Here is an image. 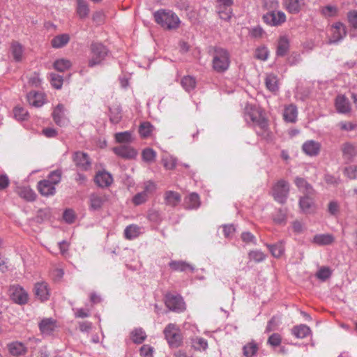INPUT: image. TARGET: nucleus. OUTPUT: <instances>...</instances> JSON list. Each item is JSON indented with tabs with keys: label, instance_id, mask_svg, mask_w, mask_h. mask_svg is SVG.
<instances>
[{
	"label": "nucleus",
	"instance_id": "f257e3e1",
	"mask_svg": "<svg viewBox=\"0 0 357 357\" xmlns=\"http://www.w3.org/2000/svg\"><path fill=\"white\" fill-rule=\"evenodd\" d=\"M245 110L246 117L254 123L257 135L265 139H271L273 135L269 129L264 111L255 105H249L246 107Z\"/></svg>",
	"mask_w": 357,
	"mask_h": 357
},
{
	"label": "nucleus",
	"instance_id": "f03ea898",
	"mask_svg": "<svg viewBox=\"0 0 357 357\" xmlns=\"http://www.w3.org/2000/svg\"><path fill=\"white\" fill-rule=\"evenodd\" d=\"M231 63L229 51L222 47H215L212 55L211 66L214 71L222 73L227 71Z\"/></svg>",
	"mask_w": 357,
	"mask_h": 357
},
{
	"label": "nucleus",
	"instance_id": "7ed1b4c3",
	"mask_svg": "<svg viewBox=\"0 0 357 357\" xmlns=\"http://www.w3.org/2000/svg\"><path fill=\"white\" fill-rule=\"evenodd\" d=\"M153 16L157 24L166 30H175L181 23L177 15L171 10H159Z\"/></svg>",
	"mask_w": 357,
	"mask_h": 357
},
{
	"label": "nucleus",
	"instance_id": "20e7f679",
	"mask_svg": "<svg viewBox=\"0 0 357 357\" xmlns=\"http://www.w3.org/2000/svg\"><path fill=\"white\" fill-rule=\"evenodd\" d=\"M108 54L107 48L101 43H93L91 45V56L89 66L93 67L99 65Z\"/></svg>",
	"mask_w": 357,
	"mask_h": 357
},
{
	"label": "nucleus",
	"instance_id": "39448f33",
	"mask_svg": "<svg viewBox=\"0 0 357 357\" xmlns=\"http://www.w3.org/2000/svg\"><path fill=\"white\" fill-rule=\"evenodd\" d=\"M165 338L171 347L177 348L182 344V335L178 327L174 324H169L164 330Z\"/></svg>",
	"mask_w": 357,
	"mask_h": 357
},
{
	"label": "nucleus",
	"instance_id": "423d86ee",
	"mask_svg": "<svg viewBox=\"0 0 357 357\" xmlns=\"http://www.w3.org/2000/svg\"><path fill=\"white\" fill-rule=\"evenodd\" d=\"M289 192V184L284 180L278 181L273 188V196L274 199L281 204L286 202Z\"/></svg>",
	"mask_w": 357,
	"mask_h": 357
},
{
	"label": "nucleus",
	"instance_id": "0eeeda50",
	"mask_svg": "<svg viewBox=\"0 0 357 357\" xmlns=\"http://www.w3.org/2000/svg\"><path fill=\"white\" fill-rule=\"evenodd\" d=\"M264 22L271 26H279L287 20L286 14L282 10L269 11L263 16Z\"/></svg>",
	"mask_w": 357,
	"mask_h": 357
},
{
	"label": "nucleus",
	"instance_id": "6e6552de",
	"mask_svg": "<svg viewBox=\"0 0 357 357\" xmlns=\"http://www.w3.org/2000/svg\"><path fill=\"white\" fill-rule=\"evenodd\" d=\"M108 197L105 194L93 192L89 196V207L91 211H100L107 202Z\"/></svg>",
	"mask_w": 357,
	"mask_h": 357
},
{
	"label": "nucleus",
	"instance_id": "1a4fd4ad",
	"mask_svg": "<svg viewBox=\"0 0 357 357\" xmlns=\"http://www.w3.org/2000/svg\"><path fill=\"white\" fill-rule=\"evenodd\" d=\"M282 6L288 13L296 15L305 8L306 2L305 0H282Z\"/></svg>",
	"mask_w": 357,
	"mask_h": 357
},
{
	"label": "nucleus",
	"instance_id": "9d476101",
	"mask_svg": "<svg viewBox=\"0 0 357 357\" xmlns=\"http://www.w3.org/2000/svg\"><path fill=\"white\" fill-rule=\"evenodd\" d=\"M216 8L220 18L229 20L231 16V6L234 0H215Z\"/></svg>",
	"mask_w": 357,
	"mask_h": 357
},
{
	"label": "nucleus",
	"instance_id": "9b49d317",
	"mask_svg": "<svg viewBox=\"0 0 357 357\" xmlns=\"http://www.w3.org/2000/svg\"><path fill=\"white\" fill-rule=\"evenodd\" d=\"M10 297L12 300L20 305L27 303L29 295L27 292L19 285H13L10 289Z\"/></svg>",
	"mask_w": 357,
	"mask_h": 357
},
{
	"label": "nucleus",
	"instance_id": "f8f14e48",
	"mask_svg": "<svg viewBox=\"0 0 357 357\" xmlns=\"http://www.w3.org/2000/svg\"><path fill=\"white\" fill-rule=\"evenodd\" d=\"M331 43H336L341 40L347 35L346 26L342 22H337L334 23L330 29Z\"/></svg>",
	"mask_w": 357,
	"mask_h": 357
},
{
	"label": "nucleus",
	"instance_id": "ddd939ff",
	"mask_svg": "<svg viewBox=\"0 0 357 357\" xmlns=\"http://www.w3.org/2000/svg\"><path fill=\"white\" fill-rule=\"evenodd\" d=\"M165 303L167 307L171 310L181 312L185 309V305L183 298L178 296H167Z\"/></svg>",
	"mask_w": 357,
	"mask_h": 357
},
{
	"label": "nucleus",
	"instance_id": "4468645a",
	"mask_svg": "<svg viewBox=\"0 0 357 357\" xmlns=\"http://www.w3.org/2000/svg\"><path fill=\"white\" fill-rule=\"evenodd\" d=\"M311 195L307 194L299 199V207L303 213L311 214L315 212L316 206Z\"/></svg>",
	"mask_w": 357,
	"mask_h": 357
},
{
	"label": "nucleus",
	"instance_id": "2eb2a0df",
	"mask_svg": "<svg viewBox=\"0 0 357 357\" xmlns=\"http://www.w3.org/2000/svg\"><path fill=\"white\" fill-rule=\"evenodd\" d=\"M73 160L77 167L82 170H88L91 167V161L89 155L83 152H76L73 156Z\"/></svg>",
	"mask_w": 357,
	"mask_h": 357
},
{
	"label": "nucleus",
	"instance_id": "dca6fc26",
	"mask_svg": "<svg viewBox=\"0 0 357 357\" xmlns=\"http://www.w3.org/2000/svg\"><path fill=\"white\" fill-rule=\"evenodd\" d=\"M94 182L100 188H106L113 183V178L109 172L100 171L96 174Z\"/></svg>",
	"mask_w": 357,
	"mask_h": 357
},
{
	"label": "nucleus",
	"instance_id": "f3484780",
	"mask_svg": "<svg viewBox=\"0 0 357 357\" xmlns=\"http://www.w3.org/2000/svg\"><path fill=\"white\" fill-rule=\"evenodd\" d=\"M34 294L40 301H46L50 297V289L45 282H38L35 284Z\"/></svg>",
	"mask_w": 357,
	"mask_h": 357
},
{
	"label": "nucleus",
	"instance_id": "a211bd4d",
	"mask_svg": "<svg viewBox=\"0 0 357 357\" xmlns=\"http://www.w3.org/2000/svg\"><path fill=\"white\" fill-rule=\"evenodd\" d=\"M7 347L10 354L17 357L25 355L28 351L26 346L19 341L12 342Z\"/></svg>",
	"mask_w": 357,
	"mask_h": 357
},
{
	"label": "nucleus",
	"instance_id": "6ab92c4d",
	"mask_svg": "<svg viewBox=\"0 0 357 357\" xmlns=\"http://www.w3.org/2000/svg\"><path fill=\"white\" fill-rule=\"evenodd\" d=\"M38 192L45 197L54 195L56 192L55 186L50 181V180L44 179L38 183L37 186Z\"/></svg>",
	"mask_w": 357,
	"mask_h": 357
},
{
	"label": "nucleus",
	"instance_id": "aec40b11",
	"mask_svg": "<svg viewBox=\"0 0 357 357\" xmlns=\"http://www.w3.org/2000/svg\"><path fill=\"white\" fill-rule=\"evenodd\" d=\"M114 151L119 156L126 159H132L135 158L137 154L135 149L125 145L114 148Z\"/></svg>",
	"mask_w": 357,
	"mask_h": 357
},
{
	"label": "nucleus",
	"instance_id": "412c9836",
	"mask_svg": "<svg viewBox=\"0 0 357 357\" xmlns=\"http://www.w3.org/2000/svg\"><path fill=\"white\" fill-rule=\"evenodd\" d=\"M57 328L56 321L51 318H45L39 323V328L43 334L50 335Z\"/></svg>",
	"mask_w": 357,
	"mask_h": 357
},
{
	"label": "nucleus",
	"instance_id": "4be33fe9",
	"mask_svg": "<svg viewBox=\"0 0 357 357\" xmlns=\"http://www.w3.org/2000/svg\"><path fill=\"white\" fill-rule=\"evenodd\" d=\"M335 106L339 113L346 114L351 111L349 101L344 95H338L336 97Z\"/></svg>",
	"mask_w": 357,
	"mask_h": 357
},
{
	"label": "nucleus",
	"instance_id": "5701e85b",
	"mask_svg": "<svg viewBox=\"0 0 357 357\" xmlns=\"http://www.w3.org/2000/svg\"><path fill=\"white\" fill-rule=\"evenodd\" d=\"M66 109L64 105L62 104H59L56 107H54L52 112V118L56 124L59 126H63L66 123V116H65Z\"/></svg>",
	"mask_w": 357,
	"mask_h": 357
},
{
	"label": "nucleus",
	"instance_id": "b1692460",
	"mask_svg": "<svg viewBox=\"0 0 357 357\" xmlns=\"http://www.w3.org/2000/svg\"><path fill=\"white\" fill-rule=\"evenodd\" d=\"M302 149L306 155L314 156L319 154L321 149V145L317 142L309 140L303 144Z\"/></svg>",
	"mask_w": 357,
	"mask_h": 357
},
{
	"label": "nucleus",
	"instance_id": "393cba45",
	"mask_svg": "<svg viewBox=\"0 0 357 357\" xmlns=\"http://www.w3.org/2000/svg\"><path fill=\"white\" fill-rule=\"evenodd\" d=\"M27 100L31 105L36 107H40L45 102V95L36 91H31L27 95Z\"/></svg>",
	"mask_w": 357,
	"mask_h": 357
},
{
	"label": "nucleus",
	"instance_id": "a878e982",
	"mask_svg": "<svg viewBox=\"0 0 357 357\" xmlns=\"http://www.w3.org/2000/svg\"><path fill=\"white\" fill-rule=\"evenodd\" d=\"M164 199L167 205L175 207L180 203L181 196L177 192L169 190L165 192Z\"/></svg>",
	"mask_w": 357,
	"mask_h": 357
},
{
	"label": "nucleus",
	"instance_id": "bb28decb",
	"mask_svg": "<svg viewBox=\"0 0 357 357\" xmlns=\"http://www.w3.org/2000/svg\"><path fill=\"white\" fill-rule=\"evenodd\" d=\"M70 38L68 33L59 34L52 39L51 45L55 49L62 48L69 43Z\"/></svg>",
	"mask_w": 357,
	"mask_h": 357
},
{
	"label": "nucleus",
	"instance_id": "cd10ccee",
	"mask_svg": "<svg viewBox=\"0 0 357 357\" xmlns=\"http://www.w3.org/2000/svg\"><path fill=\"white\" fill-rule=\"evenodd\" d=\"M265 85L268 90L272 93H276L279 90V81L277 75L271 73L265 78Z\"/></svg>",
	"mask_w": 357,
	"mask_h": 357
},
{
	"label": "nucleus",
	"instance_id": "c85d7f7f",
	"mask_svg": "<svg viewBox=\"0 0 357 357\" xmlns=\"http://www.w3.org/2000/svg\"><path fill=\"white\" fill-rule=\"evenodd\" d=\"M10 52L16 61H22L24 54V47L18 41H13L10 44Z\"/></svg>",
	"mask_w": 357,
	"mask_h": 357
},
{
	"label": "nucleus",
	"instance_id": "c756f323",
	"mask_svg": "<svg viewBox=\"0 0 357 357\" xmlns=\"http://www.w3.org/2000/svg\"><path fill=\"white\" fill-rule=\"evenodd\" d=\"M289 49V40L287 36L280 37L278 43L276 54L279 56H284Z\"/></svg>",
	"mask_w": 357,
	"mask_h": 357
},
{
	"label": "nucleus",
	"instance_id": "7c9ffc66",
	"mask_svg": "<svg viewBox=\"0 0 357 357\" xmlns=\"http://www.w3.org/2000/svg\"><path fill=\"white\" fill-rule=\"evenodd\" d=\"M298 111L295 105L291 104L285 107L283 117L286 121L294 123L296 121Z\"/></svg>",
	"mask_w": 357,
	"mask_h": 357
},
{
	"label": "nucleus",
	"instance_id": "2f4dec72",
	"mask_svg": "<svg viewBox=\"0 0 357 357\" xmlns=\"http://www.w3.org/2000/svg\"><path fill=\"white\" fill-rule=\"evenodd\" d=\"M294 183L299 190L307 195H313L314 190L310 184H309L304 178L297 177L295 178Z\"/></svg>",
	"mask_w": 357,
	"mask_h": 357
},
{
	"label": "nucleus",
	"instance_id": "473e14b6",
	"mask_svg": "<svg viewBox=\"0 0 357 357\" xmlns=\"http://www.w3.org/2000/svg\"><path fill=\"white\" fill-rule=\"evenodd\" d=\"M310 328L305 324L295 326L291 329V333L297 338H304L310 334Z\"/></svg>",
	"mask_w": 357,
	"mask_h": 357
},
{
	"label": "nucleus",
	"instance_id": "72a5a7b5",
	"mask_svg": "<svg viewBox=\"0 0 357 357\" xmlns=\"http://www.w3.org/2000/svg\"><path fill=\"white\" fill-rule=\"evenodd\" d=\"M184 204L186 208L195 209L200 206L199 197L197 193H191L185 198Z\"/></svg>",
	"mask_w": 357,
	"mask_h": 357
},
{
	"label": "nucleus",
	"instance_id": "f704fd0d",
	"mask_svg": "<svg viewBox=\"0 0 357 357\" xmlns=\"http://www.w3.org/2000/svg\"><path fill=\"white\" fill-rule=\"evenodd\" d=\"M17 192L20 197L27 202L34 201L36 197V195L34 191L29 187L18 188Z\"/></svg>",
	"mask_w": 357,
	"mask_h": 357
},
{
	"label": "nucleus",
	"instance_id": "c9c22d12",
	"mask_svg": "<svg viewBox=\"0 0 357 357\" xmlns=\"http://www.w3.org/2000/svg\"><path fill=\"white\" fill-rule=\"evenodd\" d=\"M192 347L199 351H205L208 349V342L202 337H195L191 339Z\"/></svg>",
	"mask_w": 357,
	"mask_h": 357
},
{
	"label": "nucleus",
	"instance_id": "e433bc0d",
	"mask_svg": "<svg viewBox=\"0 0 357 357\" xmlns=\"http://www.w3.org/2000/svg\"><path fill=\"white\" fill-rule=\"evenodd\" d=\"M334 241V237L329 234H317L314 236L313 242L319 245H330Z\"/></svg>",
	"mask_w": 357,
	"mask_h": 357
},
{
	"label": "nucleus",
	"instance_id": "4c0bfd02",
	"mask_svg": "<svg viewBox=\"0 0 357 357\" xmlns=\"http://www.w3.org/2000/svg\"><path fill=\"white\" fill-rule=\"evenodd\" d=\"M169 266L175 271H192L194 270L192 265L182 261H172L169 263Z\"/></svg>",
	"mask_w": 357,
	"mask_h": 357
},
{
	"label": "nucleus",
	"instance_id": "58836bf2",
	"mask_svg": "<svg viewBox=\"0 0 357 357\" xmlns=\"http://www.w3.org/2000/svg\"><path fill=\"white\" fill-rule=\"evenodd\" d=\"M196 84L197 82L195 78L190 75L184 76L181 80V84L182 87L187 92H190L195 89L196 87Z\"/></svg>",
	"mask_w": 357,
	"mask_h": 357
},
{
	"label": "nucleus",
	"instance_id": "ea45409f",
	"mask_svg": "<svg viewBox=\"0 0 357 357\" xmlns=\"http://www.w3.org/2000/svg\"><path fill=\"white\" fill-rule=\"evenodd\" d=\"M109 119L113 123H118L122 118L121 109L119 105H113L109 108Z\"/></svg>",
	"mask_w": 357,
	"mask_h": 357
},
{
	"label": "nucleus",
	"instance_id": "a19ab883",
	"mask_svg": "<svg viewBox=\"0 0 357 357\" xmlns=\"http://www.w3.org/2000/svg\"><path fill=\"white\" fill-rule=\"evenodd\" d=\"M77 13L80 18H85L89 15V8L88 4L83 0H77Z\"/></svg>",
	"mask_w": 357,
	"mask_h": 357
},
{
	"label": "nucleus",
	"instance_id": "79ce46f5",
	"mask_svg": "<svg viewBox=\"0 0 357 357\" xmlns=\"http://www.w3.org/2000/svg\"><path fill=\"white\" fill-rule=\"evenodd\" d=\"M139 234L140 228L135 225L128 226L124 231L125 237L128 240L137 238Z\"/></svg>",
	"mask_w": 357,
	"mask_h": 357
},
{
	"label": "nucleus",
	"instance_id": "37998d69",
	"mask_svg": "<svg viewBox=\"0 0 357 357\" xmlns=\"http://www.w3.org/2000/svg\"><path fill=\"white\" fill-rule=\"evenodd\" d=\"M142 157L145 162L152 163L156 159L157 153L153 149L146 148L142 151Z\"/></svg>",
	"mask_w": 357,
	"mask_h": 357
},
{
	"label": "nucleus",
	"instance_id": "c03bdc74",
	"mask_svg": "<svg viewBox=\"0 0 357 357\" xmlns=\"http://www.w3.org/2000/svg\"><path fill=\"white\" fill-rule=\"evenodd\" d=\"M146 337V333L142 328H135L130 333L131 340L137 344L142 343Z\"/></svg>",
	"mask_w": 357,
	"mask_h": 357
},
{
	"label": "nucleus",
	"instance_id": "a18cd8bd",
	"mask_svg": "<svg viewBox=\"0 0 357 357\" xmlns=\"http://www.w3.org/2000/svg\"><path fill=\"white\" fill-rule=\"evenodd\" d=\"M72 66L71 61L66 59H59L54 61V68L60 72H63L69 69Z\"/></svg>",
	"mask_w": 357,
	"mask_h": 357
},
{
	"label": "nucleus",
	"instance_id": "49530a36",
	"mask_svg": "<svg viewBox=\"0 0 357 357\" xmlns=\"http://www.w3.org/2000/svg\"><path fill=\"white\" fill-rule=\"evenodd\" d=\"M153 130V126L149 122H143L139 128V133L142 138L149 137Z\"/></svg>",
	"mask_w": 357,
	"mask_h": 357
},
{
	"label": "nucleus",
	"instance_id": "de8ad7c7",
	"mask_svg": "<svg viewBox=\"0 0 357 357\" xmlns=\"http://www.w3.org/2000/svg\"><path fill=\"white\" fill-rule=\"evenodd\" d=\"M162 163L166 169H174L176 166V159L170 155H164Z\"/></svg>",
	"mask_w": 357,
	"mask_h": 357
},
{
	"label": "nucleus",
	"instance_id": "09e8293b",
	"mask_svg": "<svg viewBox=\"0 0 357 357\" xmlns=\"http://www.w3.org/2000/svg\"><path fill=\"white\" fill-rule=\"evenodd\" d=\"M268 55V50L265 46L259 47L255 51V58L261 61L267 60Z\"/></svg>",
	"mask_w": 357,
	"mask_h": 357
},
{
	"label": "nucleus",
	"instance_id": "8fccbe9b",
	"mask_svg": "<svg viewBox=\"0 0 357 357\" xmlns=\"http://www.w3.org/2000/svg\"><path fill=\"white\" fill-rule=\"evenodd\" d=\"M115 139L119 143H128L132 140V132L129 131L115 134Z\"/></svg>",
	"mask_w": 357,
	"mask_h": 357
},
{
	"label": "nucleus",
	"instance_id": "3c124183",
	"mask_svg": "<svg viewBox=\"0 0 357 357\" xmlns=\"http://www.w3.org/2000/svg\"><path fill=\"white\" fill-rule=\"evenodd\" d=\"M269 250L274 257H281L284 252V245L282 243H279L273 245H268Z\"/></svg>",
	"mask_w": 357,
	"mask_h": 357
},
{
	"label": "nucleus",
	"instance_id": "603ef678",
	"mask_svg": "<svg viewBox=\"0 0 357 357\" xmlns=\"http://www.w3.org/2000/svg\"><path fill=\"white\" fill-rule=\"evenodd\" d=\"M342 151L343 154L347 158H351L356 155V147L349 143H346L342 146Z\"/></svg>",
	"mask_w": 357,
	"mask_h": 357
},
{
	"label": "nucleus",
	"instance_id": "864d4df0",
	"mask_svg": "<svg viewBox=\"0 0 357 357\" xmlns=\"http://www.w3.org/2000/svg\"><path fill=\"white\" fill-rule=\"evenodd\" d=\"M258 349L257 344L254 342H250L244 346L243 354L246 357H251L256 354Z\"/></svg>",
	"mask_w": 357,
	"mask_h": 357
},
{
	"label": "nucleus",
	"instance_id": "5fc2aeb1",
	"mask_svg": "<svg viewBox=\"0 0 357 357\" xmlns=\"http://www.w3.org/2000/svg\"><path fill=\"white\" fill-rule=\"evenodd\" d=\"M331 275V271L329 268L323 266L319 269L316 273V276L321 280H326Z\"/></svg>",
	"mask_w": 357,
	"mask_h": 357
},
{
	"label": "nucleus",
	"instance_id": "6e6d98bb",
	"mask_svg": "<svg viewBox=\"0 0 357 357\" xmlns=\"http://www.w3.org/2000/svg\"><path fill=\"white\" fill-rule=\"evenodd\" d=\"M47 180H50L51 183L53 184L54 186L60 183L61 179V170H55L52 172L46 178Z\"/></svg>",
	"mask_w": 357,
	"mask_h": 357
},
{
	"label": "nucleus",
	"instance_id": "4d7b16f0",
	"mask_svg": "<svg viewBox=\"0 0 357 357\" xmlns=\"http://www.w3.org/2000/svg\"><path fill=\"white\" fill-rule=\"evenodd\" d=\"M50 79L51 84L55 89H59L61 88L63 84V78L61 76L52 73L50 75Z\"/></svg>",
	"mask_w": 357,
	"mask_h": 357
},
{
	"label": "nucleus",
	"instance_id": "13d9d810",
	"mask_svg": "<svg viewBox=\"0 0 357 357\" xmlns=\"http://www.w3.org/2000/svg\"><path fill=\"white\" fill-rule=\"evenodd\" d=\"M249 258L255 262H261L265 259L264 254L259 250L251 251L249 253Z\"/></svg>",
	"mask_w": 357,
	"mask_h": 357
},
{
	"label": "nucleus",
	"instance_id": "bf43d9fd",
	"mask_svg": "<svg viewBox=\"0 0 357 357\" xmlns=\"http://www.w3.org/2000/svg\"><path fill=\"white\" fill-rule=\"evenodd\" d=\"M141 357H153V348L149 344H144L139 350Z\"/></svg>",
	"mask_w": 357,
	"mask_h": 357
},
{
	"label": "nucleus",
	"instance_id": "052dcab7",
	"mask_svg": "<svg viewBox=\"0 0 357 357\" xmlns=\"http://www.w3.org/2000/svg\"><path fill=\"white\" fill-rule=\"evenodd\" d=\"M148 197L146 192H142L134 196L132 202L135 205H140L146 202Z\"/></svg>",
	"mask_w": 357,
	"mask_h": 357
},
{
	"label": "nucleus",
	"instance_id": "680f3d73",
	"mask_svg": "<svg viewBox=\"0 0 357 357\" xmlns=\"http://www.w3.org/2000/svg\"><path fill=\"white\" fill-rule=\"evenodd\" d=\"M15 117L18 120H24L27 116V112L21 107H16L13 110Z\"/></svg>",
	"mask_w": 357,
	"mask_h": 357
},
{
	"label": "nucleus",
	"instance_id": "e2e57ef3",
	"mask_svg": "<svg viewBox=\"0 0 357 357\" xmlns=\"http://www.w3.org/2000/svg\"><path fill=\"white\" fill-rule=\"evenodd\" d=\"M322 13L326 17H333L337 15V9L335 6H327L322 8Z\"/></svg>",
	"mask_w": 357,
	"mask_h": 357
},
{
	"label": "nucleus",
	"instance_id": "0e129e2a",
	"mask_svg": "<svg viewBox=\"0 0 357 357\" xmlns=\"http://www.w3.org/2000/svg\"><path fill=\"white\" fill-rule=\"evenodd\" d=\"M282 341L281 335L278 333L272 334L268 339V343L273 347L280 344Z\"/></svg>",
	"mask_w": 357,
	"mask_h": 357
},
{
	"label": "nucleus",
	"instance_id": "69168bd1",
	"mask_svg": "<svg viewBox=\"0 0 357 357\" xmlns=\"http://www.w3.org/2000/svg\"><path fill=\"white\" fill-rule=\"evenodd\" d=\"M345 175L350 179H354L357 177V167L349 166L344 169Z\"/></svg>",
	"mask_w": 357,
	"mask_h": 357
},
{
	"label": "nucleus",
	"instance_id": "338daca9",
	"mask_svg": "<svg viewBox=\"0 0 357 357\" xmlns=\"http://www.w3.org/2000/svg\"><path fill=\"white\" fill-rule=\"evenodd\" d=\"M105 20V15L103 11H96L93 15V20L97 24H103Z\"/></svg>",
	"mask_w": 357,
	"mask_h": 357
},
{
	"label": "nucleus",
	"instance_id": "774afa93",
	"mask_svg": "<svg viewBox=\"0 0 357 357\" xmlns=\"http://www.w3.org/2000/svg\"><path fill=\"white\" fill-rule=\"evenodd\" d=\"M348 21L354 29L357 28V10H351L347 15Z\"/></svg>",
	"mask_w": 357,
	"mask_h": 357
}]
</instances>
